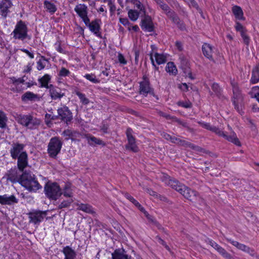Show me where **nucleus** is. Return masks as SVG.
Wrapping results in <instances>:
<instances>
[{
    "instance_id": "f257e3e1",
    "label": "nucleus",
    "mask_w": 259,
    "mask_h": 259,
    "mask_svg": "<svg viewBox=\"0 0 259 259\" xmlns=\"http://www.w3.org/2000/svg\"><path fill=\"white\" fill-rule=\"evenodd\" d=\"M19 183L29 192H36L41 188V186L36 179L35 175L30 171H23L20 175Z\"/></svg>"
},
{
    "instance_id": "f03ea898",
    "label": "nucleus",
    "mask_w": 259,
    "mask_h": 259,
    "mask_svg": "<svg viewBox=\"0 0 259 259\" xmlns=\"http://www.w3.org/2000/svg\"><path fill=\"white\" fill-rule=\"evenodd\" d=\"M169 186L190 201L195 200L197 196L198 193L196 191L191 189L176 179H173Z\"/></svg>"
},
{
    "instance_id": "7ed1b4c3",
    "label": "nucleus",
    "mask_w": 259,
    "mask_h": 259,
    "mask_svg": "<svg viewBox=\"0 0 259 259\" xmlns=\"http://www.w3.org/2000/svg\"><path fill=\"white\" fill-rule=\"evenodd\" d=\"M198 124L202 127L210 131L220 137H222L229 142H231L237 146H240V142L238 139L237 138L234 133L230 136L227 135L223 131L219 129L216 126H212L209 123L198 121Z\"/></svg>"
},
{
    "instance_id": "20e7f679",
    "label": "nucleus",
    "mask_w": 259,
    "mask_h": 259,
    "mask_svg": "<svg viewBox=\"0 0 259 259\" xmlns=\"http://www.w3.org/2000/svg\"><path fill=\"white\" fill-rule=\"evenodd\" d=\"M16 120L19 124L30 130L36 128L40 124V119L30 114L17 115Z\"/></svg>"
},
{
    "instance_id": "39448f33",
    "label": "nucleus",
    "mask_w": 259,
    "mask_h": 259,
    "mask_svg": "<svg viewBox=\"0 0 259 259\" xmlns=\"http://www.w3.org/2000/svg\"><path fill=\"white\" fill-rule=\"evenodd\" d=\"M63 142L57 137L52 138L48 145V153L50 157L56 159L60 152Z\"/></svg>"
},
{
    "instance_id": "423d86ee",
    "label": "nucleus",
    "mask_w": 259,
    "mask_h": 259,
    "mask_svg": "<svg viewBox=\"0 0 259 259\" xmlns=\"http://www.w3.org/2000/svg\"><path fill=\"white\" fill-rule=\"evenodd\" d=\"M44 192L47 197L52 200H57L62 195L60 186L56 183H47Z\"/></svg>"
},
{
    "instance_id": "0eeeda50",
    "label": "nucleus",
    "mask_w": 259,
    "mask_h": 259,
    "mask_svg": "<svg viewBox=\"0 0 259 259\" xmlns=\"http://www.w3.org/2000/svg\"><path fill=\"white\" fill-rule=\"evenodd\" d=\"M15 39L23 40L27 36V27L22 20L19 21L15 26V28L12 33Z\"/></svg>"
},
{
    "instance_id": "6e6552de",
    "label": "nucleus",
    "mask_w": 259,
    "mask_h": 259,
    "mask_svg": "<svg viewBox=\"0 0 259 259\" xmlns=\"http://www.w3.org/2000/svg\"><path fill=\"white\" fill-rule=\"evenodd\" d=\"M47 215L46 211L33 210L28 213L29 223L35 225H39Z\"/></svg>"
},
{
    "instance_id": "1a4fd4ad",
    "label": "nucleus",
    "mask_w": 259,
    "mask_h": 259,
    "mask_svg": "<svg viewBox=\"0 0 259 259\" xmlns=\"http://www.w3.org/2000/svg\"><path fill=\"white\" fill-rule=\"evenodd\" d=\"M139 93L145 96L150 94L155 96L154 89L151 86L149 79L144 75L143 77V80L140 83Z\"/></svg>"
},
{
    "instance_id": "9d476101",
    "label": "nucleus",
    "mask_w": 259,
    "mask_h": 259,
    "mask_svg": "<svg viewBox=\"0 0 259 259\" xmlns=\"http://www.w3.org/2000/svg\"><path fill=\"white\" fill-rule=\"evenodd\" d=\"M57 112L58 118L67 124H68L73 119L72 113L67 106L58 108Z\"/></svg>"
},
{
    "instance_id": "9b49d317",
    "label": "nucleus",
    "mask_w": 259,
    "mask_h": 259,
    "mask_svg": "<svg viewBox=\"0 0 259 259\" xmlns=\"http://www.w3.org/2000/svg\"><path fill=\"white\" fill-rule=\"evenodd\" d=\"M85 25L89 27L90 30L94 33L97 36L102 37L101 33L100 31L101 20L95 19L90 22V19L88 22H84Z\"/></svg>"
},
{
    "instance_id": "f8f14e48",
    "label": "nucleus",
    "mask_w": 259,
    "mask_h": 259,
    "mask_svg": "<svg viewBox=\"0 0 259 259\" xmlns=\"http://www.w3.org/2000/svg\"><path fill=\"white\" fill-rule=\"evenodd\" d=\"M133 130L131 128H128L126 131V135L127 137L128 144L125 145L126 149L130 150L134 152L138 151V147L136 144L135 139L133 137Z\"/></svg>"
},
{
    "instance_id": "ddd939ff",
    "label": "nucleus",
    "mask_w": 259,
    "mask_h": 259,
    "mask_svg": "<svg viewBox=\"0 0 259 259\" xmlns=\"http://www.w3.org/2000/svg\"><path fill=\"white\" fill-rule=\"evenodd\" d=\"M25 145L18 142L13 143L10 150V153L11 157L13 159H16L17 157L24 152V149Z\"/></svg>"
},
{
    "instance_id": "4468645a",
    "label": "nucleus",
    "mask_w": 259,
    "mask_h": 259,
    "mask_svg": "<svg viewBox=\"0 0 259 259\" xmlns=\"http://www.w3.org/2000/svg\"><path fill=\"white\" fill-rule=\"evenodd\" d=\"M74 11L83 22L88 21V8L85 4L77 5L74 8Z\"/></svg>"
},
{
    "instance_id": "2eb2a0df",
    "label": "nucleus",
    "mask_w": 259,
    "mask_h": 259,
    "mask_svg": "<svg viewBox=\"0 0 259 259\" xmlns=\"http://www.w3.org/2000/svg\"><path fill=\"white\" fill-rule=\"evenodd\" d=\"M140 26L145 31L151 32L154 30V25L151 17L149 15H145V14L141 20Z\"/></svg>"
},
{
    "instance_id": "dca6fc26",
    "label": "nucleus",
    "mask_w": 259,
    "mask_h": 259,
    "mask_svg": "<svg viewBox=\"0 0 259 259\" xmlns=\"http://www.w3.org/2000/svg\"><path fill=\"white\" fill-rule=\"evenodd\" d=\"M18 202L19 199L14 195H0V204L2 205L12 206L17 204Z\"/></svg>"
},
{
    "instance_id": "f3484780",
    "label": "nucleus",
    "mask_w": 259,
    "mask_h": 259,
    "mask_svg": "<svg viewBox=\"0 0 259 259\" xmlns=\"http://www.w3.org/2000/svg\"><path fill=\"white\" fill-rule=\"evenodd\" d=\"M12 6L13 4L11 0H0V14L3 18H6L7 17Z\"/></svg>"
},
{
    "instance_id": "a211bd4d",
    "label": "nucleus",
    "mask_w": 259,
    "mask_h": 259,
    "mask_svg": "<svg viewBox=\"0 0 259 259\" xmlns=\"http://www.w3.org/2000/svg\"><path fill=\"white\" fill-rule=\"evenodd\" d=\"M4 178H6L7 181L14 184L19 182L20 175L18 174V170L16 168H11L6 173Z\"/></svg>"
},
{
    "instance_id": "6ab92c4d",
    "label": "nucleus",
    "mask_w": 259,
    "mask_h": 259,
    "mask_svg": "<svg viewBox=\"0 0 259 259\" xmlns=\"http://www.w3.org/2000/svg\"><path fill=\"white\" fill-rule=\"evenodd\" d=\"M49 87V93L52 100L61 99L65 95L60 88L51 84H50Z\"/></svg>"
},
{
    "instance_id": "aec40b11",
    "label": "nucleus",
    "mask_w": 259,
    "mask_h": 259,
    "mask_svg": "<svg viewBox=\"0 0 259 259\" xmlns=\"http://www.w3.org/2000/svg\"><path fill=\"white\" fill-rule=\"evenodd\" d=\"M17 166L19 170L23 171L28 165V154L26 152H23L17 157Z\"/></svg>"
},
{
    "instance_id": "412c9836",
    "label": "nucleus",
    "mask_w": 259,
    "mask_h": 259,
    "mask_svg": "<svg viewBox=\"0 0 259 259\" xmlns=\"http://www.w3.org/2000/svg\"><path fill=\"white\" fill-rule=\"evenodd\" d=\"M233 103L235 109L239 110V103L242 100V96L237 86L233 87Z\"/></svg>"
},
{
    "instance_id": "4be33fe9",
    "label": "nucleus",
    "mask_w": 259,
    "mask_h": 259,
    "mask_svg": "<svg viewBox=\"0 0 259 259\" xmlns=\"http://www.w3.org/2000/svg\"><path fill=\"white\" fill-rule=\"evenodd\" d=\"M167 17L169 18L174 23L176 24L177 27L181 30H183L186 29L185 24L180 20V18L175 11H173L170 12Z\"/></svg>"
},
{
    "instance_id": "5701e85b",
    "label": "nucleus",
    "mask_w": 259,
    "mask_h": 259,
    "mask_svg": "<svg viewBox=\"0 0 259 259\" xmlns=\"http://www.w3.org/2000/svg\"><path fill=\"white\" fill-rule=\"evenodd\" d=\"M203 54L209 60L214 61L213 55L214 54L215 48L208 44H204L202 47Z\"/></svg>"
},
{
    "instance_id": "b1692460",
    "label": "nucleus",
    "mask_w": 259,
    "mask_h": 259,
    "mask_svg": "<svg viewBox=\"0 0 259 259\" xmlns=\"http://www.w3.org/2000/svg\"><path fill=\"white\" fill-rule=\"evenodd\" d=\"M112 259H133L122 248L115 249L111 254Z\"/></svg>"
},
{
    "instance_id": "393cba45",
    "label": "nucleus",
    "mask_w": 259,
    "mask_h": 259,
    "mask_svg": "<svg viewBox=\"0 0 259 259\" xmlns=\"http://www.w3.org/2000/svg\"><path fill=\"white\" fill-rule=\"evenodd\" d=\"M84 137L87 139L88 144L91 146L99 145L105 146L106 145V144L102 140L91 135H85Z\"/></svg>"
},
{
    "instance_id": "a878e982",
    "label": "nucleus",
    "mask_w": 259,
    "mask_h": 259,
    "mask_svg": "<svg viewBox=\"0 0 259 259\" xmlns=\"http://www.w3.org/2000/svg\"><path fill=\"white\" fill-rule=\"evenodd\" d=\"M62 252L65 256L64 259H75L76 258V253L75 251L69 246L64 247Z\"/></svg>"
},
{
    "instance_id": "bb28decb",
    "label": "nucleus",
    "mask_w": 259,
    "mask_h": 259,
    "mask_svg": "<svg viewBox=\"0 0 259 259\" xmlns=\"http://www.w3.org/2000/svg\"><path fill=\"white\" fill-rule=\"evenodd\" d=\"M62 135L66 137V140L71 139L72 140H75L76 138H79L80 134L76 131H72L70 130H65Z\"/></svg>"
},
{
    "instance_id": "cd10ccee",
    "label": "nucleus",
    "mask_w": 259,
    "mask_h": 259,
    "mask_svg": "<svg viewBox=\"0 0 259 259\" xmlns=\"http://www.w3.org/2000/svg\"><path fill=\"white\" fill-rule=\"evenodd\" d=\"M21 99L23 102L28 101H35L38 99V95L31 92H27L24 93L21 97Z\"/></svg>"
},
{
    "instance_id": "c85d7f7f",
    "label": "nucleus",
    "mask_w": 259,
    "mask_h": 259,
    "mask_svg": "<svg viewBox=\"0 0 259 259\" xmlns=\"http://www.w3.org/2000/svg\"><path fill=\"white\" fill-rule=\"evenodd\" d=\"M232 10L236 19L240 20H245L243 11L240 7L238 6H233Z\"/></svg>"
},
{
    "instance_id": "c756f323",
    "label": "nucleus",
    "mask_w": 259,
    "mask_h": 259,
    "mask_svg": "<svg viewBox=\"0 0 259 259\" xmlns=\"http://www.w3.org/2000/svg\"><path fill=\"white\" fill-rule=\"evenodd\" d=\"M250 82L254 84L259 82V64L256 65L252 69Z\"/></svg>"
},
{
    "instance_id": "7c9ffc66",
    "label": "nucleus",
    "mask_w": 259,
    "mask_h": 259,
    "mask_svg": "<svg viewBox=\"0 0 259 259\" xmlns=\"http://www.w3.org/2000/svg\"><path fill=\"white\" fill-rule=\"evenodd\" d=\"M51 79V76L48 74H45L42 77L38 79V81L40 84V87L46 88L49 89L50 88L49 82L50 81Z\"/></svg>"
},
{
    "instance_id": "2f4dec72",
    "label": "nucleus",
    "mask_w": 259,
    "mask_h": 259,
    "mask_svg": "<svg viewBox=\"0 0 259 259\" xmlns=\"http://www.w3.org/2000/svg\"><path fill=\"white\" fill-rule=\"evenodd\" d=\"M76 205L77 206V209L78 210H82L84 212L89 213H93L94 212V211L93 210L92 207L89 204L77 203Z\"/></svg>"
},
{
    "instance_id": "473e14b6",
    "label": "nucleus",
    "mask_w": 259,
    "mask_h": 259,
    "mask_svg": "<svg viewBox=\"0 0 259 259\" xmlns=\"http://www.w3.org/2000/svg\"><path fill=\"white\" fill-rule=\"evenodd\" d=\"M44 7L51 14H53L57 11V7L55 5L50 1H45Z\"/></svg>"
},
{
    "instance_id": "72a5a7b5",
    "label": "nucleus",
    "mask_w": 259,
    "mask_h": 259,
    "mask_svg": "<svg viewBox=\"0 0 259 259\" xmlns=\"http://www.w3.org/2000/svg\"><path fill=\"white\" fill-rule=\"evenodd\" d=\"M165 70L170 74L176 75L178 73V70L174 62H169L167 63Z\"/></svg>"
},
{
    "instance_id": "f704fd0d",
    "label": "nucleus",
    "mask_w": 259,
    "mask_h": 259,
    "mask_svg": "<svg viewBox=\"0 0 259 259\" xmlns=\"http://www.w3.org/2000/svg\"><path fill=\"white\" fill-rule=\"evenodd\" d=\"M157 5H159V7L163 10L166 16L173 11L168 5L165 4L162 0H161Z\"/></svg>"
},
{
    "instance_id": "c9c22d12",
    "label": "nucleus",
    "mask_w": 259,
    "mask_h": 259,
    "mask_svg": "<svg viewBox=\"0 0 259 259\" xmlns=\"http://www.w3.org/2000/svg\"><path fill=\"white\" fill-rule=\"evenodd\" d=\"M154 57L158 65L164 64L166 62V57L163 54L155 53Z\"/></svg>"
},
{
    "instance_id": "e433bc0d",
    "label": "nucleus",
    "mask_w": 259,
    "mask_h": 259,
    "mask_svg": "<svg viewBox=\"0 0 259 259\" xmlns=\"http://www.w3.org/2000/svg\"><path fill=\"white\" fill-rule=\"evenodd\" d=\"M211 89L218 97L219 98L223 97L222 94V90L218 83H213L212 84Z\"/></svg>"
},
{
    "instance_id": "4c0bfd02",
    "label": "nucleus",
    "mask_w": 259,
    "mask_h": 259,
    "mask_svg": "<svg viewBox=\"0 0 259 259\" xmlns=\"http://www.w3.org/2000/svg\"><path fill=\"white\" fill-rule=\"evenodd\" d=\"M221 255L226 259H231L232 256L224 248L219 246L215 249Z\"/></svg>"
},
{
    "instance_id": "58836bf2",
    "label": "nucleus",
    "mask_w": 259,
    "mask_h": 259,
    "mask_svg": "<svg viewBox=\"0 0 259 259\" xmlns=\"http://www.w3.org/2000/svg\"><path fill=\"white\" fill-rule=\"evenodd\" d=\"M160 179L166 185L169 186L174 178L166 174L162 173L160 176Z\"/></svg>"
},
{
    "instance_id": "ea45409f",
    "label": "nucleus",
    "mask_w": 259,
    "mask_h": 259,
    "mask_svg": "<svg viewBox=\"0 0 259 259\" xmlns=\"http://www.w3.org/2000/svg\"><path fill=\"white\" fill-rule=\"evenodd\" d=\"M7 117L5 113L0 111V128H4L7 126Z\"/></svg>"
},
{
    "instance_id": "a19ab883",
    "label": "nucleus",
    "mask_w": 259,
    "mask_h": 259,
    "mask_svg": "<svg viewBox=\"0 0 259 259\" xmlns=\"http://www.w3.org/2000/svg\"><path fill=\"white\" fill-rule=\"evenodd\" d=\"M238 249H240L241 250H242L244 252H247L249 253L252 256H253L254 254V251L253 249L249 247L248 246L243 244H240L239 247L238 248Z\"/></svg>"
},
{
    "instance_id": "79ce46f5",
    "label": "nucleus",
    "mask_w": 259,
    "mask_h": 259,
    "mask_svg": "<svg viewBox=\"0 0 259 259\" xmlns=\"http://www.w3.org/2000/svg\"><path fill=\"white\" fill-rule=\"evenodd\" d=\"M139 13L137 11L130 10L128 12V16L133 21H136L139 17Z\"/></svg>"
},
{
    "instance_id": "37998d69",
    "label": "nucleus",
    "mask_w": 259,
    "mask_h": 259,
    "mask_svg": "<svg viewBox=\"0 0 259 259\" xmlns=\"http://www.w3.org/2000/svg\"><path fill=\"white\" fill-rule=\"evenodd\" d=\"M62 194H63V195L65 197H71L72 196V190L70 188V186L69 185H66L64 190L63 192H62Z\"/></svg>"
},
{
    "instance_id": "c03bdc74",
    "label": "nucleus",
    "mask_w": 259,
    "mask_h": 259,
    "mask_svg": "<svg viewBox=\"0 0 259 259\" xmlns=\"http://www.w3.org/2000/svg\"><path fill=\"white\" fill-rule=\"evenodd\" d=\"M76 95L79 98L80 102L84 105H87L89 103V100L85 97L84 94L79 92H76Z\"/></svg>"
},
{
    "instance_id": "a18cd8bd",
    "label": "nucleus",
    "mask_w": 259,
    "mask_h": 259,
    "mask_svg": "<svg viewBox=\"0 0 259 259\" xmlns=\"http://www.w3.org/2000/svg\"><path fill=\"white\" fill-rule=\"evenodd\" d=\"M84 77L94 83H98L100 82V80L96 78L95 74H87L84 75Z\"/></svg>"
},
{
    "instance_id": "49530a36",
    "label": "nucleus",
    "mask_w": 259,
    "mask_h": 259,
    "mask_svg": "<svg viewBox=\"0 0 259 259\" xmlns=\"http://www.w3.org/2000/svg\"><path fill=\"white\" fill-rule=\"evenodd\" d=\"M133 4L136 6V7L140 11L143 12L144 14H145V10L143 4L138 0H133Z\"/></svg>"
},
{
    "instance_id": "de8ad7c7",
    "label": "nucleus",
    "mask_w": 259,
    "mask_h": 259,
    "mask_svg": "<svg viewBox=\"0 0 259 259\" xmlns=\"http://www.w3.org/2000/svg\"><path fill=\"white\" fill-rule=\"evenodd\" d=\"M235 28L237 31L240 32V34L242 32H246L247 31L246 29L243 27V26L238 21H236L235 22Z\"/></svg>"
},
{
    "instance_id": "09e8293b",
    "label": "nucleus",
    "mask_w": 259,
    "mask_h": 259,
    "mask_svg": "<svg viewBox=\"0 0 259 259\" xmlns=\"http://www.w3.org/2000/svg\"><path fill=\"white\" fill-rule=\"evenodd\" d=\"M70 73L69 70L65 67H62L59 72L58 75L60 77H66L68 76Z\"/></svg>"
},
{
    "instance_id": "8fccbe9b",
    "label": "nucleus",
    "mask_w": 259,
    "mask_h": 259,
    "mask_svg": "<svg viewBox=\"0 0 259 259\" xmlns=\"http://www.w3.org/2000/svg\"><path fill=\"white\" fill-rule=\"evenodd\" d=\"M73 202V200L72 199H69L67 200H64L62 201L59 205V208L60 209H62L63 208H65L68 207L70 204Z\"/></svg>"
},
{
    "instance_id": "3c124183",
    "label": "nucleus",
    "mask_w": 259,
    "mask_h": 259,
    "mask_svg": "<svg viewBox=\"0 0 259 259\" xmlns=\"http://www.w3.org/2000/svg\"><path fill=\"white\" fill-rule=\"evenodd\" d=\"M177 104L178 106L183 107L185 108H190L192 107V104L189 101H179L178 102Z\"/></svg>"
},
{
    "instance_id": "603ef678",
    "label": "nucleus",
    "mask_w": 259,
    "mask_h": 259,
    "mask_svg": "<svg viewBox=\"0 0 259 259\" xmlns=\"http://www.w3.org/2000/svg\"><path fill=\"white\" fill-rule=\"evenodd\" d=\"M125 197L126 199L129 200L131 202H132L135 206H140V204L131 195H130L128 193L125 194Z\"/></svg>"
},
{
    "instance_id": "864d4df0",
    "label": "nucleus",
    "mask_w": 259,
    "mask_h": 259,
    "mask_svg": "<svg viewBox=\"0 0 259 259\" xmlns=\"http://www.w3.org/2000/svg\"><path fill=\"white\" fill-rule=\"evenodd\" d=\"M58 118V116L56 115H52L50 114L47 113L45 115L46 123L48 124L51 120H54Z\"/></svg>"
},
{
    "instance_id": "5fc2aeb1",
    "label": "nucleus",
    "mask_w": 259,
    "mask_h": 259,
    "mask_svg": "<svg viewBox=\"0 0 259 259\" xmlns=\"http://www.w3.org/2000/svg\"><path fill=\"white\" fill-rule=\"evenodd\" d=\"M240 35L243 40L244 43L247 46H248L250 42L249 37L246 34V32H242Z\"/></svg>"
},
{
    "instance_id": "6e6d98bb",
    "label": "nucleus",
    "mask_w": 259,
    "mask_h": 259,
    "mask_svg": "<svg viewBox=\"0 0 259 259\" xmlns=\"http://www.w3.org/2000/svg\"><path fill=\"white\" fill-rule=\"evenodd\" d=\"M151 49H152V52H151V53H150V60H151V63H152V64L153 66L154 67V68H155V69L156 70H158V69H159V68H158V67H157V66H156V65H155V63H154V59H153V50H154V48H155V46H154V45H151Z\"/></svg>"
},
{
    "instance_id": "4d7b16f0",
    "label": "nucleus",
    "mask_w": 259,
    "mask_h": 259,
    "mask_svg": "<svg viewBox=\"0 0 259 259\" xmlns=\"http://www.w3.org/2000/svg\"><path fill=\"white\" fill-rule=\"evenodd\" d=\"M179 145H181V146H185L186 147H188V148H190L191 149L193 144H192L190 142H189L188 141L181 139V142H180Z\"/></svg>"
},
{
    "instance_id": "13d9d810",
    "label": "nucleus",
    "mask_w": 259,
    "mask_h": 259,
    "mask_svg": "<svg viewBox=\"0 0 259 259\" xmlns=\"http://www.w3.org/2000/svg\"><path fill=\"white\" fill-rule=\"evenodd\" d=\"M168 141H169L172 143L179 145L181 142V139L176 137L175 136H170V138H169Z\"/></svg>"
},
{
    "instance_id": "bf43d9fd",
    "label": "nucleus",
    "mask_w": 259,
    "mask_h": 259,
    "mask_svg": "<svg viewBox=\"0 0 259 259\" xmlns=\"http://www.w3.org/2000/svg\"><path fill=\"white\" fill-rule=\"evenodd\" d=\"M191 149L196 152H205V149L194 144L193 145Z\"/></svg>"
},
{
    "instance_id": "052dcab7",
    "label": "nucleus",
    "mask_w": 259,
    "mask_h": 259,
    "mask_svg": "<svg viewBox=\"0 0 259 259\" xmlns=\"http://www.w3.org/2000/svg\"><path fill=\"white\" fill-rule=\"evenodd\" d=\"M167 3L173 8H178L179 7V3L176 0H169Z\"/></svg>"
},
{
    "instance_id": "680f3d73",
    "label": "nucleus",
    "mask_w": 259,
    "mask_h": 259,
    "mask_svg": "<svg viewBox=\"0 0 259 259\" xmlns=\"http://www.w3.org/2000/svg\"><path fill=\"white\" fill-rule=\"evenodd\" d=\"M226 240L228 242L231 243L233 245L235 246L238 249L239 247V246H240V245L241 244V243H239L238 242H237L236 241H234L233 240H232L231 239H230V238H226Z\"/></svg>"
},
{
    "instance_id": "e2e57ef3",
    "label": "nucleus",
    "mask_w": 259,
    "mask_h": 259,
    "mask_svg": "<svg viewBox=\"0 0 259 259\" xmlns=\"http://www.w3.org/2000/svg\"><path fill=\"white\" fill-rule=\"evenodd\" d=\"M46 65L44 64L41 60L40 59L37 62V69L38 70H41L45 68Z\"/></svg>"
},
{
    "instance_id": "0e129e2a",
    "label": "nucleus",
    "mask_w": 259,
    "mask_h": 259,
    "mask_svg": "<svg viewBox=\"0 0 259 259\" xmlns=\"http://www.w3.org/2000/svg\"><path fill=\"white\" fill-rule=\"evenodd\" d=\"M118 61L122 64H126L127 63V61H126L125 59L124 58V56L121 54H119L118 55Z\"/></svg>"
},
{
    "instance_id": "69168bd1",
    "label": "nucleus",
    "mask_w": 259,
    "mask_h": 259,
    "mask_svg": "<svg viewBox=\"0 0 259 259\" xmlns=\"http://www.w3.org/2000/svg\"><path fill=\"white\" fill-rule=\"evenodd\" d=\"M134 53H135V61L136 64H138L139 61V57L140 55V52L139 50L136 49H134Z\"/></svg>"
},
{
    "instance_id": "338daca9",
    "label": "nucleus",
    "mask_w": 259,
    "mask_h": 259,
    "mask_svg": "<svg viewBox=\"0 0 259 259\" xmlns=\"http://www.w3.org/2000/svg\"><path fill=\"white\" fill-rule=\"evenodd\" d=\"M55 46H56V50L57 51L61 53L65 54V51L62 48L61 46V44L60 42H57L55 44Z\"/></svg>"
},
{
    "instance_id": "774afa93",
    "label": "nucleus",
    "mask_w": 259,
    "mask_h": 259,
    "mask_svg": "<svg viewBox=\"0 0 259 259\" xmlns=\"http://www.w3.org/2000/svg\"><path fill=\"white\" fill-rule=\"evenodd\" d=\"M145 215L150 222H151L154 224H157V222L155 220L154 218L152 217L151 215H150L147 211H145Z\"/></svg>"
}]
</instances>
